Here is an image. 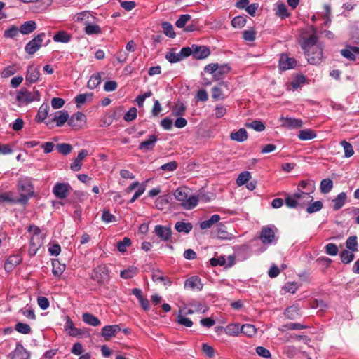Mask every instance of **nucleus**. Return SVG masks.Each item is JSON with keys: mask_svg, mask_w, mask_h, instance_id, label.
I'll return each instance as SVG.
<instances>
[{"mask_svg": "<svg viewBox=\"0 0 359 359\" xmlns=\"http://www.w3.org/2000/svg\"><path fill=\"white\" fill-rule=\"evenodd\" d=\"M306 59L310 64H319L323 58V46L318 43V37L315 34L305 39L302 44Z\"/></svg>", "mask_w": 359, "mask_h": 359, "instance_id": "1", "label": "nucleus"}, {"mask_svg": "<svg viewBox=\"0 0 359 359\" xmlns=\"http://www.w3.org/2000/svg\"><path fill=\"white\" fill-rule=\"evenodd\" d=\"M40 97L39 90L29 91L25 88H22L18 91L16 100L20 104H27L34 101H39Z\"/></svg>", "mask_w": 359, "mask_h": 359, "instance_id": "2", "label": "nucleus"}, {"mask_svg": "<svg viewBox=\"0 0 359 359\" xmlns=\"http://www.w3.org/2000/svg\"><path fill=\"white\" fill-rule=\"evenodd\" d=\"M91 278L96 281L99 285L107 284L109 279V270L105 265L95 267L91 274Z\"/></svg>", "mask_w": 359, "mask_h": 359, "instance_id": "3", "label": "nucleus"}, {"mask_svg": "<svg viewBox=\"0 0 359 359\" xmlns=\"http://www.w3.org/2000/svg\"><path fill=\"white\" fill-rule=\"evenodd\" d=\"M46 34L44 32L37 34L33 39L29 41L25 47V50L29 55L34 54L42 46Z\"/></svg>", "mask_w": 359, "mask_h": 359, "instance_id": "4", "label": "nucleus"}, {"mask_svg": "<svg viewBox=\"0 0 359 359\" xmlns=\"http://www.w3.org/2000/svg\"><path fill=\"white\" fill-rule=\"evenodd\" d=\"M306 198V202H311L313 197L309 193L299 191L295 193L292 196H288L285 198V204L288 208H294L299 205V200L301 198Z\"/></svg>", "mask_w": 359, "mask_h": 359, "instance_id": "5", "label": "nucleus"}, {"mask_svg": "<svg viewBox=\"0 0 359 359\" xmlns=\"http://www.w3.org/2000/svg\"><path fill=\"white\" fill-rule=\"evenodd\" d=\"M72 187L68 183L57 182L53 188V193L59 199H65L67 197Z\"/></svg>", "mask_w": 359, "mask_h": 359, "instance_id": "6", "label": "nucleus"}, {"mask_svg": "<svg viewBox=\"0 0 359 359\" xmlns=\"http://www.w3.org/2000/svg\"><path fill=\"white\" fill-rule=\"evenodd\" d=\"M341 55L350 61H359V47L346 45L340 50Z\"/></svg>", "mask_w": 359, "mask_h": 359, "instance_id": "7", "label": "nucleus"}, {"mask_svg": "<svg viewBox=\"0 0 359 359\" xmlns=\"http://www.w3.org/2000/svg\"><path fill=\"white\" fill-rule=\"evenodd\" d=\"M193 57L196 60H203L210 54V48L205 46L192 45Z\"/></svg>", "mask_w": 359, "mask_h": 359, "instance_id": "8", "label": "nucleus"}, {"mask_svg": "<svg viewBox=\"0 0 359 359\" xmlns=\"http://www.w3.org/2000/svg\"><path fill=\"white\" fill-rule=\"evenodd\" d=\"M154 233L161 241H168L171 237L172 230L170 226L156 225Z\"/></svg>", "mask_w": 359, "mask_h": 359, "instance_id": "9", "label": "nucleus"}, {"mask_svg": "<svg viewBox=\"0 0 359 359\" xmlns=\"http://www.w3.org/2000/svg\"><path fill=\"white\" fill-rule=\"evenodd\" d=\"M259 238L264 244H271L275 239V232L273 229L269 226H264L260 232Z\"/></svg>", "mask_w": 359, "mask_h": 359, "instance_id": "10", "label": "nucleus"}, {"mask_svg": "<svg viewBox=\"0 0 359 359\" xmlns=\"http://www.w3.org/2000/svg\"><path fill=\"white\" fill-rule=\"evenodd\" d=\"M158 140V136L155 134L150 135L147 140L142 142L138 148L144 152L149 151L154 149Z\"/></svg>", "mask_w": 359, "mask_h": 359, "instance_id": "11", "label": "nucleus"}, {"mask_svg": "<svg viewBox=\"0 0 359 359\" xmlns=\"http://www.w3.org/2000/svg\"><path fill=\"white\" fill-rule=\"evenodd\" d=\"M203 287V284L201 283V278L196 276L190 277L184 283V287L191 290L201 291Z\"/></svg>", "mask_w": 359, "mask_h": 359, "instance_id": "12", "label": "nucleus"}, {"mask_svg": "<svg viewBox=\"0 0 359 359\" xmlns=\"http://www.w3.org/2000/svg\"><path fill=\"white\" fill-rule=\"evenodd\" d=\"M18 189L20 193H25L29 196L34 195V187L29 179L25 178L18 181Z\"/></svg>", "mask_w": 359, "mask_h": 359, "instance_id": "13", "label": "nucleus"}, {"mask_svg": "<svg viewBox=\"0 0 359 359\" xmlns=\"http://www.w3.org/2000/svg\"><path fill=\"white\" fill-rule=\"evenodd\" d=\"M297 65V61L293 57H289L282 55L279 60V67L283 70H287L294 68Z\"/></svg>", "mask_w": 359, "mask_h": 359, "instance_id": "14", "label": "nucleus"}, {"mask_svg": "<svg viewBox=\"0 0 359 359\" xmlns=\"http://www.w3.org/2000/svg\"><path fill=\"white\" fill-rule=\"evenodd\" d=\"M85 120L86 116L82 112H77L69 116L68 125L72 128H80Z\"/></svg>", "mask_w": 359, "mask_h": 359, "instance_id": "15", "label": "nucleus"}, {"mask_svg": "<svg viewBox=\"0 0 359 359\" xmlns=\"http://www.w3.org/2000/svg\"><path fill=\"white\" fill-rule=\"evenodd\" d=\"M65 330L72 337H77L83 333L82 330L76 328L74 326L73 321L69 316H66Z\"/></svg>", "mask_w": 359, "mask_h": 359, "instance_id": "16", "label": "nucleus"}, {"mask_svg": "<svg viewBox=\"0 0 359 359\" xmlns=\"http://www.w3.org/2000/svg\"><path fill=\"white\" fill-rule=\"evenodd\" d=\"M25 78L26 81L30 83L36 82L39 78V68L34 65L28 66Z\"/></svg>", "mask_w": 359, "mask_h": 359, "instance_id": "17", "label": "nucleus"}, {"mask_svg": "<svg viewBox=\"0 0 359 359\" xmlns=\"http://www.w3.org/2000/svg\"><path fill=\"white\" fill-rule=\"evenodd\" d=\"M282 126L287 128H299L302 126V121L301 119L289 118V117H281Z\"/></svg>", "mask_w": 359, "mask_h": 359, "instance_id": "18", "label": "nucleus"}, {"mask_svg": "<svg viewBox=\"0 0 359 359\" xmlns=\"http://www.w3.org/2000/svg\"><path fill=\"white\" fill-rule=\"evenodd\" d=\"M88 152L86 149H81L79 154L77 157L74 159V162L71 164L70 168L73 171H79L81 170L82 163L81 161L83 159L87 156Z\"/></svg>", "mask_w": 359, "mask_h": 359, "instance_id": "19", "label": "nucleus"}, {"mask_svg": "<svg viewBox=\"0 0 359 359\" xmlns=\"http://www.w3.org/2000/svg\"><path fill=\"white\" fill-rule=\"evenodd\" d=\"M120 331L121 327L118 325H106L102 330V336L107 339L116 336Z\"/></svg>", "mask_w": 359, "mask_h": 359, "instance_id": "20", "label": "nucleus"}, {"mask_svg": "<svg viewBox=\"0 0 359 359\" xmlns=\"http://www.w3.org/2000/svg\"><path fill=\"white\" fill-rule=\"evenodd\" d=\"M29 353L23 347V346L18 343L13 351V359H29Z\"/></svg>", "mask_w": 359, "mask_h": 359, "instance_id": "21", "label": "nucleus"}, {"mask_svg": "<svg viewBox=\"0 0 359 359\" xmlns=\"http://www.w3.org/2000/svg\"><path fill=\"white\" fill-rule=\"evenodd\" d=\"M69 120V113L67 111H58L55 112L52 121L56 122L58 127L62 126Z\"/></svg>", "mask_w": 359, "mask_h": 359, "instance_id": "22", "label": "nucleus"}, {"mask_svg": "<svg viewBox=\"0 0 359 359\" xmlns=\"http://www.w3.org/2000/svg\"><path fill=\"white\" fill-rule=\"evenodd\" d=\"M347 195L345 192H341L336 198H334L332 203H333V210L337 211L341 209L346 203Z\"/></svg>", "mask_w": 359, "mask_h": 359, "instance_id": "23", "label": "nucleus"}, {"mask_svg": "<svg viewBox=\"0 0 359 359\" xmlns=\"http://www.w3.org/2000/svg\"><path fill=\"white\" fill-rule=\"evenodd\" d=\"M217 237L221 240H232L234 238V236L229 233L225 226L222 224L217 226Z\"/></svg>", "mask_w": 359, "mask_h": 359, "instance_id": "24", "label": "nucleus"}, {"mask_svg": "<svg viewBox=\"0 0 359 359\" xmlns=\"http://www.w3.org/2000/svg\"><path fill=\"white\" fill-rule=\"evenodd\" d=\"M36 23L34 20L25 22L19 28L20 32L22 34H29L36 29Z\"/></svg>", "mask_w": 359, "mask_h": 359, "instance_id": "25", "label": "nucleus"}, {"mask_svg": "<svg viewBox=\"0 0 359 359\" xmlns=\"http://www.w3.org/2000/svg\"><path fill=\"white\" fill-rule=\"evenodd\" d=\"M83 321L89 325L97 327L101 324L100 320L94 315L90 313H83L82 315Z\"/></svg>", "mask_w": 359, "mask_h": 359, "instance_id": "26", "label": "nucleus"}, {"mask_svg": "<svg viewBox=\"0 0 359 359\" xmlns=\"http://www.w3.org/2000/svg\"><path fill=\"white\" fill-rule=\"evenodd\" d=\"M84 32L88 35L97 34L101 33V28L97 25H93L90 20L86 21L84 23Z\"/></svg>", "mask_w": 359, "mask_h": 359, "instance_id": "27", "label": "nucleus"}, {"mask_svg": "<svg viewBox=\"0 0 359 359\" xmlns=\"http://www.w3.org/2000/svg\"><path fill=\"white\" fill-rule=\"evenodd\" d=\"M175 229L179 233L187 234L192 230L193 225L190 222H177L175 225Z\"/></svg>", "mask_w": 359, "mask_h": 359, "instance_id": "28", "label": "nucleus"}, {"mask_svg": "<svg viewBox=\"0 0 359 359\" xmlns=\"http://www.w3.org/2000/svg\"><path fill=\"white\" fill-rule=\"evenodd\" d=\"M230 137L233 140L241 142L247 140L248 133L245 128H240L236 132H232Z\"/></svg>", "mask_w": 359, "mask_h": 359, "instance_id": "29", "label": "nucleus"}, {"mask_svg": "<svg viewBox=\"0 0 359 359\" xmlns=\"http://www.w3.org/2000/svg\"><path fill=\"white\" fill-rule=\"evenodd\" d=\"M52 266V273L57 277H60L65 270V265L62 264L58 259H53Z\"/></svg>", "mask_w": 359, "mask_h": 359, "instance_id": "30", "label": "nucleus"}, {"mask_svg": "<svg viewBox=\"0 0 359 359\" xmlns=\"http://www.w3.org/2000/svg\"><path fill=\"white\" fill-rule=\"evenodd\" d=\"M72 36L65 31H59L53 36V41L60 43H68Z\"/></svg>", "mask_w": 359, "mask_h": 359, "instance_id": "31", "label": "nucleus"}, {"mask_svg": "<svg viewBox=\"0 0 359 359\" xmlns=\"http://www.w3.org/2000/svg\"><path fill=\"white\" fill-rule=\"evenodd\" d=\"M284 314L287 318L294 320L299 316V309L296 305L288 306L285 309Z\"/></svg>", "mask_w": 359, "mask_h": 359, "instance_id": "32", "label": "nucleus"}, {"mask_svg": "<svg viewBox=\"0 0 359 359\" xmlns=\"http://www.w3.org/2000/svg\"><path fill=\"white\" fill-rule=\"evenodd\" d=\"M49 107L48 104H42L36 116V122H43L48 114Z\"/></svg>", "mask_w": 359, "mask_h": 359, "instance_id": "33", "label": "nucleus"}, {"mask_svg": "<svg viewBox=\"0 0 359 359\" xmlns=\"http://www.w3.org/2000/svg\"><path fill=\"white\" fill-rule=\"evenodd\" d=\"M220 219L219 215H213L211 217L207 220L202 222L200 224L201 229H207L210 228L213 224L217 223Z\"/></svg>", "mask_w": 359, "mask_h": 359, "instance_id": "34", "label": "nucleus"}, {"mask_svg": "<svg viewBox=\"0 0 359 359\" xmlns=\"http://www.w3.org/2000/svg\"><path fill=\"white\" fill-rule=\"evenodd\" d=\"M333 188V182L329 178L323 179L320 182V190L322 194H328Z\"/></svg>", "mask_w": 359, "mask_h": 359, "instance_id": "35", "label": "nucleus"}, {"mask_svg": "<svg viewBox=\"0 0 359 359\" xmlns=\"http://www.w3.org/2000/svg\"><path fill=\"white\" fill-rule=\"evenodd\" d=\"M349 250H344L340 253L341 261L344 264H349L355 259V255Z\"/></svg>", "mask_w": 359, "mask_h": 359, "instance_id": "36", "label": "nucleus"}, {"mask_svg": "<svg viewBox=\"0 0 359 359\" xmlns=\"http://www.w3.org/2000/svg\"><path fill=\"white\" fill-rule=\"evenodd\" d=\"M358 238L356 236H351L347 238L346 241V247L347 250L352 252H357L358 250Z\"/></svg>", "mask_w": 359, "mask_h": 359, "instance_id": "37", "label": "nucleus"}, {"mask_svg": "<svg viewBox=\"0 0 359 359\" xmlns=\"http://www.w3.org/2000/svg\"><path fill=\"white\" fill-rule=\"evenodd\" d=\"M230 71V67L227 65H219L217 64V68L214 76L215 81L222 79L223 75L227 74Z\"/></svg>", "mask_w": 359, "mask_h": 359, "instance_id": "38", "label": "nucleus"}, {"mask_svg": "<svg viewBox=\"0 0 359 359\" xmlns=\"http://www.w3.org/2000/svg\"><path fill=\"white\" fill-rule=\"evenodd\" d=\"M19 32H20V29L15 25H12L8 29L4 31V36L6 39H14L18 36Z\"/></svg>", "mask_w": 359, "mask_h": 359, "instance_id": "39", "label": "nucleus"}, {"mask_svg": "<svg viewBox=\"0 0 359 359\" xmlns=\"http://www.w3.org/2000/svg\"><path fill=\"white\" fill-rule=\"evenodd\" d=\"M316 137V134L312 130H302L299 131L298 134V137L301 140H309L315 138Z\"/></svg>", "mask_w": 359, "mask_h": 359, "instance_id": "40", "label": "nucleus"}, {"mask_svg": "<svg viewBox=\"0 0 359 359\" xmlns=\"http://www.w3.org/2000/svg\"><path fill=\"white\" fill-rule=\"evenodd\" d=\"M101 83V76L99 73L93 74L88 81L87 86L90 89H94Z\"/></svg>", "mask_w": 359, "mask_h": 359, "instance_id": "41", "label": "nucleus"}, {"mask_svg": "<svg viewBox=\"0 0 359 359\" xmlns=\"http://www.w3.org/2000/svg\"><path fill=\"white\" fill-rule=\"evenodd\" d=\"M137 267L129 266L127 269L121 271L120 276L125 279L131 278L137 274Z\"/></svg>", "mask_w": 359, "mask_h": 359, "instance_id": "42", "label": "nucleus"}, {"mask_svg": "<svg viewBox=\"0 0 359 359\" xmlns=\"http://www.w3.org/2000/svg\"><path fill=\"white\" fill-rule=\"evenodd\" d=\"M240 331L248 337H252L255 334L257 330L255 327L251 324H245L241 326Z\"/></svg>", "mask_w": 359, "mask_h": 359, "instance_id": "43", "label": "nucleus"}, {"mask_svg": "<svg viewBox=\"0 0 359 359\" xmlns=\"http://www.w3.org/2000/svg\"><path fill=\"white\" fill-rule=\"evenodd\" d=\"M198 202V196H192L189 198H187L184 203H182V205L186 210H191V209L194 208L195 206H196Z\"/></svg>", "mask_w": 359, "mask_h": 359, "instance_id": "44", "label": "nucleus"}, {"mask_svg": "<svg viewBox=\"0 0 359 359\" xmlns=\"http://www.w3.org/2000/svg\"><path fill=\"white\" fill-rule=\"evenodd\" d=\"M162 29L163 30V33L170 38H174L176 36V34L174 31L173 26L172 24L168 22H164L161 25Z\"/></svg>", "mask_w": 359, "mask_h": 359, "instance_id": "45", "label": "nucleus"}, {"mask_svg": "<svg viewBox=\"0 0 359 359\" xmlns=\"http://www.w3.org/2000/svg\"><path fill=\"white\" fill-rule=\"evenodd\" d=\"M15 330L21 334H28L31 333L32 330L30 326L28 324L23 323H18L15 325Z\"/></svg>", "mask_w": 359, "mask_h": 359, "instance_id": "46", "label": "nucleus"}, {"mask_svg": "<svg viewBox=\"0 0 359 359\" xmlns=\"http://www.w3.org/2000/svg\"><path fill=\"white\" fill-rule=\"evenodd\" d=\"M16 203L15 198L12 192H5L0 194V203Z\"/></svg>", "mask_w": 359, "mask_h": 359, "instance_id": "47", "label": "nucleus"}, {"mask_svg": "<svg viewBox=\"0 0 359 359\" xmlns=\"http://www.w3.org/2000/svg\"><path fill=\"white\" fill-rule=\"evenodd\" d=\"M251 177V175L248 171L242 172L236 180V183L238 186L244 185L248 183Z\"/></svg>", "mask_w": 359, "mask_h": 359, "instance_id": "48", "label": "nucleus"}, {"mask_svg": "<svg viewBox=\"0 0 359 359\" xmlns=\"http://www.w3.org/2000/svg\"><path fill=\"white\" fill-rule=\"evenodd\" d=\"M341 145L344 148V156L346 158H350L354 154V150L351 143L346 142V140H343L341 142Z\"/></svg>", "mask_w": 359, "mask_h": 359, "instance_id": "49", "label": "nucleus"}, {"mask_svg": "<svg viewBox=\"0 0 359 359\" xmlns=\"http://www.w3.org/2000/svg\"><path fill=\"white\" fill-rule=\"evenodd\" d=\"M257 32L253 29L245 30L243 32V39L248 42H252L256 39Z\"/></svg>", "mask_w": 359, "mask_h": 359, "instance_id": "50", "label": "nucleus"}, {"mask_svg": "<svg viewBox=\"0 0 359 359\" xmlns=\"http://www.w3.org/2000/svg\"><path fill=\"white\" fill-rule=\"evenodd\" d=\"M323 203L320 201H317L313 202V203L310 204L306 208V212L309 214L316 212L319 210H320L323 208Z\"/></svg>", "mask_w": 359, "mask_h": 359, "instance_id": "51", "label": "nucleus"}, {"mask_svg": "<svg viewBox=\"0 0 359 359\" xmlns=\"http://www.w3.org/2000/svg\"><path fill=\"white\" fill-rule=\"evenodd\" d=\"M276 15L281 18H287L290 16V13L285 4L281 3L278 5Z\"/></svg>", "mask_w": 359, "mask_h": 359, "instance_id": "52", "label": "nucleus"}, {"mask_svg": "<svg viewBox=\"0 0 359 359\" xmlns=\"http://www.w3.org/2000/svg\"><path fill=\"white\" fill-rule=\"evenodd\" d=\"M56 148L57 151L63 155L69 154L72 150V145L67 143L57 144Z\"/></svg>", "mask_w": 359, "mask_h": 359, "instance_id": "53", "label": "nucleus"}, {"mask_svg": "<svg viewBox=\"0 0 359 359\" xmlns=\"http://www.w3.org/2000/svg\"><path fill=\"white\" fill-rule=\"evenodd\" d=\"M174 196L175 198L182 202V203H184L187 198V194L184 188H177L174 193Z\"/></svg>", "mask_w": 359, "mask_h": 359, "instance_id": "54", "label": "nucleus"}, {"mask_svg": "<svg viewBox=\"0 0 359 359\" xmlns=\"http://www.w3.org/2000/svg\"><path fill=\"white\" fill-rule=\"evenodd\" d=\"M131 245V241L129 238L125 237L123 239L117 243V249L121 252L126 251V248Z\"/></svg>", "mask_w": 359, "mask_h": 359, "instance_id": "55", "label": "nucleus"}, {"mask_svg": "<svg viewBox=\"0 0 359 359\" xmlns=\"http://www.w3.org/2000/svg\"><path fill=\"white\" fill-rule=\"evenodd\" d=\"M245 126L248 128H252L258 132L263 131L265 129V126L264 123L262 121L257 120H255L251 123H248Z\"/></svg>", "mask_w": 359, "mask_h": 359, "instance_id": "56", "label": "nucleus"}, {"mask_svg": "<svg viewBox=\"0 0 359 359\" xmlns=\"http://www.w3.org/2000/svg\"><path fill=\"white\" fill-rule=\"evenodd\" d=\"M246 24V19L243 16H236L231 20V25L235 28H241Z\"/></svg>", "mask_w": 359, "mask_h": 359, "instance_id": "57", "label": "nucleus"}, {"mask_svg": "<svg viewBox=\"0 0 359 359\" xmlns=\"http://www.w3.org/2000/svg\"><path fill=\"white\" fill-rule=\"evenodd\" d=\"M305 77L302 75H299L292 81L291 86L294 90H297L298 88L301 87L305 83Z\"/></svg>", "mask_w": 359, "mask_h": 359, "instance_id": "58", "label": "nucleus"}, {"mask_svg": "<svg viewBox=\"0 0 359 359\" xmlns=\"http://www.w3.org/2000/svg\"><path fill=\"white\" fill-rule=\"evenodd\" d=\"M165 59L170 63H176L182 60L180 58V53H176L172 50L166 53Z\"/></svg>", "mask_w": 359, "mask_h": 359, "instance_id": "59", "label": "nucleus"}, {"mask_svg": "<svg viewBox=\"0 0 359 359\" xmlns=\"http://www.w3.org/2000/svg\"><path fill=\"white\" fill-rule=\"evenodd\" d=\"M191 19V15L189 14L181 15L175 22V25L178 28H183L187 22Z\"/></svg>", "mask_w": 359, "mask_h": 359, "instance_id": "60", "label": "nucleus"}, {"mask_svg": "<svg viewBox=\"0 0 359 359\" xmlns=\"http://www.w3.org/2000/svg\"><path fill=\"white\" fill-rule=\"evenodd\" d=\"M168 203V199L165 196L158 197L155 202V205L157 209L163 210Z\"/></svg>", "mask_w": 359, "mask_h": 359, "instance_id": "61", "label": "nucleus"}, {"mask_svg": "<svg viewBox=\"0 0 359 359\" xmlns=\"http://www.w3.org/2000/svg\"><path fill=\"white\" fill-rule=\"evenodd\" d=\"M102 219L106 223L114 222L116 221L115 216L112 215L108 210H104L102 211Z\"/></svg>", "mask_w": 359, "mask_h": 359, "instance_id": "62", "label": "nucleus"}, {"mask_svg": "<svg viewBox=\"0 0 359 359\" xmlns=\"http://www.w3.org/2000/svg\"><path fill=\"white\" fill-rule=\"evenodd\" d=\"M325 252L331 256H335L339 252L338 247L334 244L330 243L325 246Z\"/></svg>", "mask_w": 359, "mask_h": 359, "instance_id": "63", "label": "nucleus"}, {"mask_svg": "<svg viewBox=\"0 0 359 359\" xmlns=\"http://www.w3.org/2000/svg\"><path fill=\"white\" fill-rule=\"evenodd\" d=\"M17 72V69L15 67V65H10L6 67H5L2 72H1V76L3 78H8L14 74H15Z\"/></svg>", "mask_w": 359, "mask_h": 359, "instance_id": "64", "label": "nucleus"}]
</instances>
